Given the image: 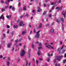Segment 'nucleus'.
<instances>
[{
    "label": "nucleus",
    "mask_w": 66,
    "mask_h": 66,
    "mask_svg": "<svg viewBox=\"0 0 66 66\" xmlns=\"http://www.w3.org/2000/svg\"><path fill=\"white\" fill-rule=\"evenodd\" d=\"M40 32V30L38 31L37 32H36V36L35 37V38H39V33Z\"/></svg>",
    "instance_id": "1"
},
{
    "label": "nucleus",
    "mask_w": 66,
    "mask_h": 66,
    "mask_svg": "<svg viewBox=\"0 0 66 66\" xmlns=\"http://www.w3.org/2000/svg\"><path fill=\"white\" fill-rule=\"evenodd\" d=\"M25 54V51L24 50H23L22 51L21 54V56H23L24 55V54Z\"/></svg>",
    "instance_id": "2"
},
{
    "label": "nucleus",
    "mask_w": 66,
    "mask_h": 66,
    "mask_svg": "<svg viewBox=\"0 0 66 66\" xmlns=\"http://www.w3.org/2000/svg\"><path fill=\"white\" fill-rule=\"evenodd\" d=\"M63 57V56L62 55H61L60 56H59L58 57V61H61V58H62Z\"/></svg>",
    "instance_id": "3"
},
{
    "label": "nucleus",
    "mask_w": 66,
    "mask_h": 66,
    "mask_svg": "<svg viewBox=\"0 0 66 66\" xmlns=\"http://www.w3.org/2000/svg\"><path fill=\"white\" fill-rule=\"evenodd\" d=\"M24 25V24L23 23V22H22L20 23V24H19V26H20V27H21V26L23 27Z\"/></svg>",
    "instance_id": "4"
},
{
    "label": "nucleus",
    "mask_w": 66,
    "mask_h": 66,
    "mask_svg": "<svg viewBox=\"0 0 66 66\" xmlns=\"http://www.w3.org/2000/svg\"><path fill=\"white\" fill-rule=\"evenodd\" d=\"M50 33L52 34L53 33V32H54V29H52L50 31Z\"/></svg>",
    "instance_id": "5"
},
{
    "label": "nucleus",
    "mask_w": 66,
    "mask_h": 66,
    "mask_svg": "<svg viewBox=\"0 0 66 66\" xmlns=\"http://www.w3.org/2000/svg\"><path fill=\"white\" fill-rule=\"evenodd\" d=\"M4 17L3 16V14H2L0 17V19H4Z\"/></svg>",
    "instance_id": "6"
},
{
    "label": "nucleus",
    "mask_w": 66,
    "mask_h": 66,
    "mask_svg": "<svg viewBox=\"0 0 66 66\" xmlns=\"http://www.w3.org/2000/svg\"><path fill=\"white\" fill-rule=\"evenodd\" d=\"M11 0H8V1H6L5 3L6 4H8V2H10Z\"/></svg>",
    "instance_id": "7"
},
{
    "label": "nucleus",
    "mask_w": 66,
    "mask_h": 66,
    "mask_svg": "<svg viewBox=\"0 0 66 66\" xmlns=\"http://www.w3.org/2000/svg\"><path fill=\"white\" fill-rule=\"evenodd\" d=\"M10 63L9 61H7V62L6 65L7 66H9L10 65Z\"/></svg>",
    "instance_id": "8"
},
{
    "label": "nucleus",
    "mask_w": 66,
    "mask_h": 66,
    "mask_svg": "<svg viewBox=\"0 0 66 66\" xmlns=\"http://www.w3.org/2000/svg\"><path fill=\"white\" fill-rule=\"evenodd\" d=\"M42 27V23H40L39 24V28H41Z\"/></svg>",
    "instance_id": "9"
},
{
    "label": "nucleus",
    "mask_w": 66,
    "mask_h": 66,
    "mask_svg": "<svg viewBox=\"0 0 66 66\" xmlns=\"http://www.w3.org/2000/svg\"><path fill=\"white\" fill-rule=\"evenodd\" d=\"M62 7L63 6H61L60 7H58V10H62Z\"/></svg>",
    "instance_id": "10"
},
{
    "label": "nucleus",
    "mask_w": 66,
    "mask_h": 66,
    "mask_svg": "<svg viewBox=\"0 0 66 66\" xmlns=\"http://www.w3.org/2000/svg\"><path fill=\"white\" fill-rule=\"evenodd\" d=\"M23 11H26L27 10V9H26V6H25L24 7H23Z\"/></svg>",
    "instance_id": "11"
},
{
    "label": "nucleus",
    "mask_w": 66,
    "mask_h": 66,
    "mask_svg": "<svg viewBox=\"0 0 66 66\" xmlns=\"http://www.w3.org/2000/svg\"><path fill=\"white\" fill-rule=\"evenodd\" d=\"M11 45V43H9L8 44L7 46L9 48H10V46Z\"/></svg>",
    "instance_id": "12"
},
{
    "label": "nucleus",
    "mask_w": 66,
    "mask_h": 66,
    "mask_svg": "<svg viewBox=\"0 0 66 66\" xmlns=\"http://www.w3.org/2000/svg\"><path fill=\"white\" fill-rule=\"evenodd\" d=\"M61 20L62 22H64V19H63V18H61Z\"/></svg>",
    "instance_id": "13"
},
{
    "label": "nucleus",
    "mask_w": 66,
    "mask_h": 66,
    "mask_svg": "<svg viewBox=\"0 0 66 66\" xmlns=\"http://www.w3.org/2000/svg\"><path fill=\"white\" fill-rule=\"evenodd\" d=\"M66 12H63L62 15H63V16H65L66 15Z\"/></svg>",
    "instance_id": "14"
},
{
    "label": "nucleus",
    "mask_w": 66,
    "mask_h": 66,
    "mask_svg": "<svg viewBox=\"0 0 66 66\" xmlns=\"http://www.w3.org/2000/svg\"><path fill=\"white\" fill-rule=\"evenodd\" d=\"M13 28L14 29H15V28H18V26H17V25L14 26H13Z\"/></svg>",
    "instance_id": "15"
},
{
    "label": "nucleus",
    "mask_w": 66,
    "mask_h": 66,
    "mask_svg": "<svg viewBox=\"0 0 66 66\" xmlns=\"http://www.w3.org/2000/svg\"><path fill=\"white\" fill-rule=\"evenodd\" d=\"M27 33V31H23L22 33V34H26Z\"/></svg>",
    "instance_id": "16"
},
{
    "label": "nucleus",
    "mask_w": 66,
    "mask_h": 66,
    "mask_svg": "<svg viewBox=\"0 0 66 66\" xmlns=\"http://www.w3.org/2000/svg\"><path fill=\"white\" fill-rule=\"evenodd\" d=\"M48 56H49L50 57V55H51V56H52V55H53V54H49V53H48Z\"/></svg>",
    "instance_id": "17"
},
{
    "label": "nucleus",
    "mask_w": 66,
    "mask_h": 66,
    "mask_svg": "<svg viewBox=\"0 0 66 66\" xmlns=\"http://www.w3.org/2000/svg\"><path fill=\"white\" fill-rule=\"evenodd\" d=\"M42 9H40L39 10L37 11L38 12H42Z\"/></svg>",
    "instance_id": "18"
},
{
    "label": "nucleus",
    "mask_w": 66,
    "mask_h": 66,
    "mask_svg": "<svg viewBox=\"0 0 66 66\" xmlns=\"http://www.w3.org/2000/svg\"><path fill=\"white\" fill-rule=\"evenodd\" d=\"M46 13H47V11H44L43 13V15H45V14H46Z\"/></svg>",
    "instance_id": "19"
},
{
    "label": "nucleus",
    "mask_w": 66,
    "mask_h": 66,
    "mask_svg": "<svg viewBox=\"0 0 66 66\" xmlns=\"http://www.w3.org/2000/svg\"><path fill=\"white\" fill-rule=\"evenodd\" d=\"M28 39L29 40H31V38H30V37L29 36H28Z\"/></svg>",
    "instance_id": "20"
},
{
    "label": "nucleus",
    "mask_w": 66,
    "mask_h": 66,
    "mask_svg": "<svg viewBox=\"0 0 66 66\" xmlns=\"http://www.w3.org/2000/svg\"><path fill=\"white\" fill-rule=\"evenodd\" d=\"M14 33H15V32L14 31L11 32V35H13L14 34Z\"/></svg>",
    "instance_id": "21"
},
{
    "label": "nucleus",
    "mask_w": 66,
    "mask_h": 66,
    "mask_svg": "<svg viewBox=\"0 0 66 66\" xmlns=\"http://www.w3.org/2000/svg\"><path fill=\"white\" fill-rule=\"evenodd\" d=\"M12 11H15V8L14 7H12Z\"/></svg>",
    "instance_id": "22"
},
{
    "label": "nucleus",
    "mask_w": 66,
    "mask_h": 66,
    "mask_svg": "<svg viewBox=\"0 0 66 66\" xmlns=\"http://www.w3.org/2000/svg\"><path fill=\"white\" fill-rule=\"evenodd\" d=\"M36 63L37 65H38V60H36Z\"/></svg>",
    "instance_id": "23"
},
{
    "label": "nucleus",
    "mask_w": 66,
    "mask_h": 66,
    "mask_svg": "<svg viewBox=\"0 0 66 66\" xmlns=\"http://www.w3.org/2000/svg\"><path fill=\"white\" fill-rule=\"evenodd\" d=\"M39 47H41L42 46V44L40 43H39Z\"/></svg>",
    "instance_id": "24"
},
{
    "label": "nucleus",
    "mask_w": 66,
    "mask_h": 66,
    "mask_svg": "<svg viewBox=\"0 0 66 66\" xmlns=\"http://www.w3.org/2000/svg\"><path fill=\"white\" fill-rule=\"evenodd\" d=\"M33 32L34 33H35V32H36V30L35 28L34 29Z\"/></svg>",
    "instance_id": "25"
},
{
    "label": "nucleus",
    "mask_w": 66,
    "mask_h": 66,
    "mask_svg": "<svg viewBox=\"0 0 66 66\" xmlns=\"http://www.w3.org/2000/svg\"><path fill=\"white\" fill-rule=\"evenodd\" d=\"M5 11V9H2V12H4Z\"/></svg>",
    "instance_id": "26"
},
{
    "label": "nucleus",
    "mask_w": 66,
    "mask_h": 66,
    "mask_svg": "<svg viewBox=\"0 0 66 66\" xmlns=\"http://www.w3.org/2000/svg\"><path fill=\"white\" fill-rule=\"evenodd\" d=\"M61 25H62V30H63H63H64V28L63 27V24H61Z\"/></svg>",
    "instance_id": "27"
},
{
    "label": "nucleus",
    "mask_w": 66,
    "mask_h": 66,
    "mask_svg": "<svg viewBox=\"0 0 66 66\" xmlns=\"http://www.w3.org/2000/svg\"><path fill=\"white\" fill-rule=\"evenodd\" d=\"M66 62V59L63 61V63H65Z\"/></svg>",
    "instance_id": "28"
},
{
    "label": "nucleus",
    "mask_w": 66,
    "mask_h": 66,
    "mask_svg": "<svg viewBox=\"0 0 66 66\" xmlns=\"http://www.w3.org/2000/svg\"><path fill=\"white\" fill-rule=\"evenodd\" d=\"M65 50H62V53H64V52H65Z\"/></svg>",
    "instance_id": "29"
},
{
    "label": "nucleus",
    "mask_w": 66,
    "mask_h": 66,
    "mask_svg": "<svg viewBox=\"0 0 66 66\" xmlns=\"http://www.w3.org/2000/svg\"><path fill=\"white\" fill-rule=\"evenodd\" d=\"M28 57H30V53H29L28 54Z\"/></svg>",
    "instance_id": "30"
},
{
    "label": "nucleus",
    "mask_w": 66,
    "mask_h": 66,
    "mask_svg": "<svg viewBox=\"0 0 66 66\" xmlns=\"http://www.w3.org/2000/svg\"><path fill=\"white\" fill-rule=\"evenodd\" d=\"M1 3H4V1L3 0L1 1Z\"/></svg>",
    "instance_id": "31"
},
{
    "label": "nucleus",
    "mask_w": 66,
    "mask_h": 66,
    "mask_svg": "<svg viewBox=\"0 0 66 66\" xmlns=\"http://www.w3.org/2000/svg\"><path fill=\"white\" fill-rule=\"evenodd\" d=\"M31 47H32V48H34V44H32V45L31 46Z\"/></svg>",
    "instance_id": "32"
},
{
    "label": "nucleus",
    "mask_w": 66,
    "mask_h": 66,
    "mask_svg": "<svg viewBox=\"0 0 66 66\" xmlns=\"http://www.w3.org/2000/svg\"><path fill=\"white\" fill-rule=\"evenodd\" d=\"M32 13H33L34 14H35V10H32Z\"/></svg>",
    "instance_id": "33"
},
{
    "label": "nucleus",
    "mask_w": 66,
    "mask_h": 66,
    "mask_svg": "<svg viewBox=\"0 0 66 66\" xmlns=\"http://www.w3.org/2000/svg\"><path fill=\"white\" fill-rule=\"evenodd\" d=\"M48 62H49L50 61V58H48L47 59Z\"/></svg>",
    "instance_id": "34"
},
{
    "label": "nucleus",
    "mask_w": 66,
    "mask_h": 66,
    "mask_svg": "<svg viewBox=\"0 0 66 66\" xmlns=\"http://www.w3.org/2000/svg\"><path fill=\"white\" fill-rule=\"evenodd\" d=\"M22 45V44L21 43H19V45L20 46H21Z\"/></svg>",
    "instance_id": "35"
},
{
    "label": "nucleus",
    "mask_w": 66,
    "mask_h": 66,
    "mask_svg": "<svg viewBox=\"0 0 66 66\" xmlns=\"http://www.w3.org/2000/svg\"><path fill=\"white\" fill-rule=\"evenodd\" d=\"M37 55H40V53L39 52H37Z\"/></svg>",
    "instance_id": "36"
},
{
    "label": "nucleus",
    "mask_w": 66,
    "mask_h": 66,
    "mask_svg": "<svg viewBox=\"0 0 66 66\" xmlns=\"http://www.w3.org/2000/svg\"><path fill=\"white\" fill-rule=\"evenodd\" d=\"M55 59H57V60H58V56H56L55 57Z\"/></svg>",
    "instance_id": "37"
},
{
    "label": "nucleus",
    "mask_w": 66,
    "mask_h": 66,
    "mask_svg": "<svg viewBox=\"0 0 66 66\" xmlns=\"http://www.w3.org/2000/svg\"><path fill=\"white\" fill-rule=\"evenodd\" d=\"M58 2L59 3H60L61 2V0H59L58 1Z\"/></svg>",
    "instance_id": "38"
},
{
    "label": "nucleus",
    "mask_w": 66,
    "mask_h": 66,
    "mask_svg": "<svg viewBox=\"0 0 66 66\" xmlns=\"http://www.w3.org/2000/svg\"><path fill=\"white\" fill-rule=\"evenodd\" d=\"M36 44H39V42H36L35 43Z\"/></svg>",
    "instance_id": "39"
},
{
    "label": "nucleus",
    "mask_w": 66,
    "mask_h": 66,
    "mask_svg": "<svg viewBox=\"0 0 66 66\" xmlns=\"http://www.w3.org/2000/svg\"><path fill=\"white\" fill-rule=\"evenodd\" d=\"M61 50V49L60 48H58V51H59V53H60V51Z\"/></svg>",
    "instance_id": "40"
},
{
    "label": "nucleus",
    "mask_w": 66,
    "mask_h": 66,
    "mask_svg": "<svg viewBox=\"0 0 66 66\" xmlns=\"http://www.w3.org/2000/svg\"><path fill=\"white\" fill-rule=\"evenodd\" d=\"M13 6H12L10 5V6H9V8L10 9H12V7Z\"/></svg>",
    "instance_id": "41"
},
{
    "label": "nucleus",
    "mask_w": 66,
    "mask_h": 66,
    "mask_svg": "<svg viewBox=\"0 0 66 66\" xmlns=\"http://www.w3.org/2000/svg\"><path fill=\"white\" fill-rule=\"evenodd\" d=\"M62 43H63L62 42L60 41V45H62Z\"/></svg>",
    "instance_id": "42"
},
{
    "label": "nucleus",
    "mask_w": 66,
    "mask_h": 66,
    "mask_svg": "<svg viewBox=\"0 0 66 66\" xmlns=\"http://www.w3.org/2000/svg\"><path fill=\"white\" fill-rule=\"evenodd\" d=\"M44 7H46V4L45 3L44 4Z\"/></svg>",
    "instance_id": "43"
},
{
    "label": "nucleus",
    "mask_w": 66,
    "mask_h": 66,
    "mask_svg": "<svg viewBox=\"0 0 66 66\" xmlns=\"http://www.w3.org/2000/svg\"><path fill=\"white\" fill-rule=\"evenodd\" d=\"M0 58H1H1H2V57H3V56H2V55H1L0 56Z\"/></svg>",
    "instance_id": "44"
},
{
    "label": "nucleus",
    "mask_w": 66,
    "mask_h": 66,
    "mask_svg": "<svg viewBox=\"0 0 66 66\" xmlns=\"http://www.w3.org/2000/svg\"><path fill=\"white\" fill-rule=\"evenodd\" d=\"M25 16H26V17H28V14L27 13L26 15H25Z\"/></svg>",
    "instance_id": "45"
},
{
    "label": "nucleus",
    "mask_w": 66,
    "mask_h": 66,
    "mask_svg": "<svg viewBox=\"0 0 66 66\" xmlns=\"http://www.w3.org/2000/svg\"><path fill=\"white\" fill-rule=\"evenodd\" d=\"M21 40H22V39L21 38L19 39V40L20 42H21Z\"/></svg>",
    "instance_id": "46"
},
{
    "label": "nucleus",
    "mask_w": 66,
    "mask_h": 66,
    "mask_svg": "<svg viewBox=\"0 0 66 66\" xmlns=\"http://www.w3.org/2000/svg\"><path fill=\"white\" fill-rule=\"evenodd\" d=\"M19 21H20V20L18 19L17 21V22L18 23V22H19Z\"/></svg>",
    "instance_id": "47"
},
{
    "label": "nucleus",
    "mask_w": 66,
    "mask_h": 66,
    "mask_svg": "<svg viewBox=\"0 0 66 66\" xmlns=\"http://www.w3.org/2000/svg\"><path fill=\"white\" fill-rule=\"evenodd\" d=\"M54 6H53V7L51 8L52 10H53L54 9Z\"/></svg>",
    "instance_id": "48"
},
{
    "label": "nucleus",
    "mask_w": 66,
    "mask_h": 66,
    "mask_svg": "<svg viewBox=\"0 0 66 66\" xmlns=\"http://www.w3.org/2000/svg\"><path fill=\"white\" fill-rule=\"evenodd\" d=\"M7 28H10V26H9V25H7Z\"/></svg>",
    "instance_id": "49"
},
{
    "label": "nucleus",
    "mask_w": 66,
    "mask_h": 66,
    "mask_svg": "<svg viewBox=\"0 0 66 66\" xmlns=\"http://www.w3.org/2000/svg\"><path fill=\"white\" fill-rule=\"evenodd\" d=\"M63 48H64V46H62V47L61 48V49H63Z\"/></svg>",
    "instance_id": "50"
},
{
    "label": "nucleus",
    "mask_w": 66,
    "mask_h": 66,
    "mask_svg": "<svg viewBox=\"0 0 66 66\" xmlns=\"http://www.w3.org/2000/svg\"><path fill=\"white\" fill-rule=\"evenodd\" d=\"M56 60H55L54 61V63H56Z\"/></svg>",
    "instance_id": "51"
},
{
    "label": "nucleus",
    "mask_w": 66,
    "mask_h": 66,
    "mask_svg": "<svg viewBox=\"0 0 66 66\" xmlns=\"http://www.w3.org/2000/svg\"><path fill=\"white\" fill-rule=\"evenodd\" d=\"M42 47H38V50H39V49H42Z\"/></svg>",
    "instance_id": "52"
},
{
    "label": "nucleus",
    "mask_w": 66,
    "mask_h": 66,
    "mask_svg": "<svg viewBox=\"0 0 66 66\" xmlns=\"http://www.w3.org/2000/svg\"><path fill=\"white\" fill-rule=\"evenodd\" d=\"M3 37H5V35L4 34H3Z\"/></svg>",
    "instance_id": "53"
},
{
    "label": "nucleus",
    "mask_w": 66,
    "mask_h": 66,
    "mask_svg": "<svg viewBox=\"0 0 66 66\" xmlns=\"http://www.w3.org/2000/svg\"><path fill=\"white\" fill-rule=\"evenodd\" d=\"M25 48H26V45H25L23 46V49H25Z\"/></svg>",
    "instance_id": "54"
},
{
    "label": "nucleus",
    "mask_w": 66,
    "mask_h": 66,
    "mask_svg": "<svg viewBox=\"0 0 66 66\" xmlns=\"http://www.w3.org/2000/svg\"><path fill=\"white\" fill-rule=\"evenodd\" d=\"M43 66H47V64H45L44 65H43Z\"/></svg>",
    "instance_id": "55"
},
{
    "label": "nucleus",
    "mask_w": 66,
    "mask_h": 66,
    "mask_svg": "<svg viewBox=\"0 0 66 66\" xmlns=\"http://www.w3.org/2000/svg\"><path fill=\"white\" fill-rule=\"evenodd\" d=\"M51 49H54V48H53V47L51 46Z\"/></svg>",
    "instance_id": "56"
},
{
    "label": "nucleus",
    "mask_w": 66,
    "mask_h": 66,
    "mask_svg": "<svg viewBox=\"0 0 66 66\" xmlns=\"http://www.w3.org/2000/svg\"><path fill=\"white\" fill-rule=\"evenodd\" d=\"M18 40H16L15 41V43H17V42H18Z\"/></svg>",
    "instance_id": "57"
},
{
    "label": "nucleus",
    "mask_w": 66,
    "mask_h": 66,
    "mask_svg": "<svg viewBox=\"0 0 66 66\" xmlns=\"http://www.w3.org/2000/svg\"><path fill=\"white\" fill-rule=\"evenodd\" d=\"M22 17H23V16L22 15L21 16H20V18H22Z\"/></svg>",
    "instance_id": "58"
},
{
    "label": "nucleus",
    "mask_w": 66,
    "mask_h": 66,
    "mask_svg": "<svg viewBox=\"0 0 66 66\" xmlns=\"http://www.w3.org/2000/svg\"><path fill=\"white\" fill-rule=\"evenodd\" d=\"M15 45L16 46V47H18V45H17V44H15Z\"/></svg>",
    "instance_id": "59"
},
{
    "label": "nucleus",
    "mask_w": 66,
    "mask_h": 66,
    "mask_svg": "<svg viewBox=\"0 0 66 66\" xmlns=\"http://www.w3.org/2000/svg\"><path fill=\"white\" fill-rule=\"evenodd\" d=\"M29 27H30V28H31V25H29Z\"/></svg>",
    "instance_id": "60"
},
{
    "label": "nucleus",
    "mask_w": 66,
    "mask_h": 66,
    "mask_svg": "<svg viewBox=\"0 0 66 66\" xmlns=\"http://www.w3.org/2000/svg\"><path fill=\"white\" fill-rule=\"evenodd\" d=\"M5 7L6 8V9H7V8H8V6H5Z\"/></svg>",
    "instance_id": "61"
},
{
    "label": "nucleus",
    "mask_w": 66,
    "mask_h": 66,
    "mask_svg": "<svg viewBox=\"0 0 66 66\" xmlns=\"http://www.w3.org/2000/svg\"><path fill=\"white\" fill-rule=\"evenodd\" d=\"M39 60H40L41 61H42L43 60V59L42 58H40L39 59Z\"/></svg>",
    "instance_id": "62"
},
{
    "label": "nucleus",
    "mask_w": 66,
    "mask_h": 66,
    "mask_svg": "<svg viewBox=\"0 0 66 66\" xmlns=\"http://www.w3.org/2000/svg\"><path fill=\"white\" fill-rule=\"evenodd\" d=\"M61 19H58V22H60V21L61 20Z\"/></svg>",
    "instance_id": "63"
},
{
    "label": "nucleus",
    "mask_w": 66,
    "mask_h": 66,
    "mask_svg": "<svg viewBox=\"0 0 66 66\" xmlns=\"http://www.w3.org/2000/svg\"><path fill=\"white\" fill-rule=\"evenodd\" d=\"M55 66H57V64L56 63L55 64Z\"/></svg>",
    "instance_id": "64"
}]
</instances>
